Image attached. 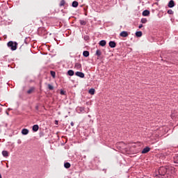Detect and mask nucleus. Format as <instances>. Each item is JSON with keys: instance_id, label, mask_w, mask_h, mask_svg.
I'll use <instances>...</instances> for the list:
<instances>
[{"instance_id": "nucleus-1", "label": "nucleus", "mask_w": 178, "mask_h": 178, "mask_svg": "<svg viewBox=\"0 0 178 178\" xmlns=\"http://www.w3.org/2000/svg\"><path fill=\"white\" fill-rule=\"evenodd\" d=\"M174 172L173 168L162 166L154 173L153 176L156 178H173Z\"/></svg>"}, {"instance_id": "nucleus-2", "label": "nucleus", "mask_w": 178, "mask_h": 178, "mask_svg": "<svg viewBox=\"0 0 178 178\" xmlns=\"http://www.w3.org/2000/svg\"><path fill=\"white\" fill-rule=\"evenodd\" d=\"M8 47H10L13 51H16L17 49V43H14L13 42H9L8 43Z\"/></svg>"}, {"instance_id": "nucleus-3", "label": "nucleus", "mask_w": 178, "mask_h": 178, "mask_svg": "<svg viewBox=\"0 0 178 178\" xmlns=\"http://www.w3.org/2000/svg\"><path fill=\"white\" fill-rule=\"evenodd\" d=\"M74 69H76V70H80L81 72V70H83V68L81 67V64L79 63H76L74 66Z\"/></svg>"}, {"instance_id": "nucleus-4", "label": "nucleus", "mask_w": 178, "mask_h": 178, "mask_svg": "<svg viewBox=\"0 0 178 178\" xmlns=\"http://www.w3.org/2000/svg\"><path fill=\"white\" fill-rule=\"evenodd\" d=\"M75 76H77L78 77H81V79H84V73L81 72H76L75 73Z\"/></svg>"}, {"instance_id": "nucleus-5", "label": "nucleus", "mask_w": 178, "mask_h": 178, "mask_svg": "<svg viewBox=\"0 0 178 178\" xmlns=\"http://www.w3.org/2000/svg\"><path fill=\"white\" fill-rule=\"evenodd\" d=\"M120 37L126 38V37H129V33H127V31H122L120 33Z\"/></svg>"}, {"instance_id": "nucleus-6", "label": "nucleus", "mask_w": 178, "mask_h": 178, "mask_svg": "<svg viewBox=\"0 0 178 178\" xmlns=\"http://www.w3.org/2000/svg\"><path fill=\"white\" fill-rule=\"evenodd\" d=\"M149 151H151V148L146 147L143 149L142 154H147V152H149Z\"/></svg>"}, {"instance_id": "nucleus-7", "label": "nucleus", "mask_w": 178, "mask_h": 178, "mask_svg": "<svg viewBox=\"0 0 178 178\" xmlns=\"http://www.w3.org/2000/svg\"><path fill=\"white\" fill-rule=\"evenodd\" d=\"M168 8H174L175 7V1L170 0L168 3Z\"/></svg>"}, {"instance_id": "nucleus-8", "label": "nucleus", "mask_w": 178, "mask_h": 178, "mask_svg": "<svg viewBox=\"0 0 178 178\" xmlns=\"http://www.w3.org/2000/svg\"><path fill=\"white\" fill-rule=\"evenodd\" d=\"M108 45L111 48H115L116 47V42L113 41H110Z\"/></svg>"}, {"instance_id": "nucleus-9", "label": "nucleus", "mask_w": 178, "mask_h": 178, "mask_svg": "<svg viewBox=\"0 0 178 178\" xmlns=\"http://www.w3.org/2000/svg\"><path fill=\"white\" fill-rule=\"evenodd\" d=\"M35 91V87H31L29 88V90H27V94H33Z\"/></svg>"}, {"instance_id": "nucleus-10", "label": "nucleus", "mask_w": 178, "mask_h": 178, "mask_svg": "<svg viewBox=\"0 0 178 178\" xmlns=\"http://www.w3.org/2000/svg\"><path fill=\"white\" fill-rule=\"evenodd\" d=\"M2 155L3 156H4L5 158H7V156H9V152H8V151L6 150H3L2 152Z\"/></svg>"}, {"instance_id": "nucleus-11", "label": "nucleus", "mask_w": 178, "mask_h": 178, "mask_svg": "<svg viewBox=\"0 0 178 178\" xmlns=\"http://www.w3.org/2000/svg\"><path fill=\"white\" fill-rule=\"evenodd\" d=\"M38 129H40L38 124H35L33 126V131H38Z\"/></svg>"}, {"instance_id": "nucleus-12", "label": "nucleus", "mask_w": 178, "mask_h": 178, "mask_svg": "<svg viewBox=\"0 0 178 178\" xmlns=\"http://www.w3.org/2000/svg\"><path fill=\"white\" fill-rule=\"evenodd\" d=\"M22 133L24 136H27V134H29V129H23Z\"/></svg>"}, {"instance_id": "nucleus-13", "label": "nucleus", "mask_w": 178, "mask_h": 178, "mask_svg": "<svg viewBox=\"0 0 178 178\" xmlns=\"http://www.w3.org/2000/svg\"><path fill=\"white\" fill-rule=\"evenodd\" d=\"M83 56H85L86 58H88V56H90V51H84L83 52Z\"/></svg>"}, {"instance_id": "nucleus-14", "label": "nucleus", "mask_w": 178, "mask_h": 178, "mask_svg": "<svg viewBox=\"0 0 178 178\" xmlns=\"http://www.w3.org/2000/svg\"><path fill=\"white\" fill-rule=\"evenodd\" d=\"M99 44L101 47H105V45H106V41L101 40Z\"/></svg>"}, {"instance_id": "nucleus-15", "label": "nucleus", "mask_w": 178, "mask_h": 178, "mask_svg": "<svg viewBox=\"0 0 178 178\" xmlns=\"http://www.w3.org/2000/svg\"><path fill=\"white\" fill-rule=\"evenodd\" d=\"M68 76H74V71L73 70H70L67 71Z\"/></svg>"}, {"instance_id": "nucleus-16", "label": "nucleus", "mask_w": 178, "mask_h": 178, "mask_svg": "<svg viewBox=\"0 0 178 178\" xmlns=\"http://www.w3.org/2000/svg\"><path fill=\"white\" fill-rule=\"evenodd\" d=\"M149 10H145L143 12V16H149Z\"/></svg>"}, {"instance_id": "nucleus-17", "label": "nucleus", "mask_w": 178, "mask_h": 178, "mask_svg": "<svg viewBox=\"0 0 178 178\" xmlns=\"http://www.w3.org/2000/svg\"><path fill=\"white\" fill-rule=\"evenodd\" d=\"M79 23L81 26H86V24H87V22L83 19H80Z\"/></svg>"}, {"instance_id": "nucleus-18", "label": "nucleus", "mask_w": 178, "mask_h": 178, "mask_svg": "<svg viewBox=\"0 0 178 178\" xmlns=\"http://www.w3.org/2000/svg\"><path fill=\"white\" fill-rule=\"evenodd\" d=\"M89 94H90V95H94V94H95V89H94V88L90 89Z\"/></svg>"}, {"instance_id": "nucleus-19", "label": "nucleus", "mask_w": 178, "mask_h": 178, "mask_svg": "<svg viewBox=\"0 0 178 178\" xmlns=\"http://www.w3.org/2000/svg\"><path fill=\"white\" fill-rule=\"evenodd\" d=\"M72 6L73 8H77L79 6V2L74 1L72 2Z\"/></svg>"}, {"instance_id": "nucleus-20", "label": "nucleus", "mask_w": 178, "mask_h": 178, "mask_svg": "<svg viewBox=\"0 0 178 178\" xmlns=\"http://www.w3.org/2000/svg\"><path fill=\"white\" fill-rule=\"evenodd\" d=\"M136 37H143V32H141V31H137V32L136 33Z\"/></svg>"}, {"instance_id": "nucleus-21", "label": "nucleus", "mask_w": 178, "mask_h": 178, "mask_svg": "<svg viewBox=\"0 0 178 178\" xmlns=\"http://www.w3.org/2000/svg\"><path fill=\"white\" fill-rule=\"evenodd\" d=\"M174 163H178V154H175L174 156Z\"/></svg>"}, {"instance_id": "nucleus-22", "label": "nucleus", "mask_w": 178, "mask_h": 178, "mask_svg": "<svg viewBox=\"0 0 178 178\" xmlns=\"http://www.w3.org/2000/svg\"><path fill=\"white\" fill-rule=\"evenodd\" d=\"M140 22L141 23H143V24H145V23L148 22V20L147 19V18H142Z\"/></svg>"}, {"instance_id": "nucleus-23", "label": "nucleus", "mask_w": 178, "mask_h": 178, "mask_svg": "<svg viewBox=\"0 0 178 178\" xmlns=\"http://www.w3.org/2000/svg\"><path fill=\"white\" fill-rule=\"evenodd\" d=\"M96 55L97 56H101V55H102V52H101V50L99 49L97 50Z\"/></svg>"}, {"instance_id": "nucleus-24", "label": "nucleus", "mask_w": 178, "mask_h": 178, "mask_svg": "<svg viewBox=\"0 0 178 178\" xmlns=\"http://www.w3.org/2000/svg\"><path fill=\"white\" fill-rule=\"evenodd\" d=\"M64 166L66 169H69V168H70V163H65Z\"/></svg>"}, {"instance_id": "nucleus-25", "label": "nucleus", "mask_w": 178, "mask_h": 178, "mask_svg": "<svg viewBox=\"0 0 178 178\" xmlns=\"http://www.w3.org/2000/svg\"><path fill=\"white\" fill-rule=\"evenodd\" d=\"M50 74H51V76H52V77L54 79H55V76H56V73L54 71H51Z\"/></svg>"}, {"instance_id": "nucleus-26", "label": "nucleus", "mask_w": 178, "mask_h": 178, "mask_svg": "<svg viewBox=\"0 0 178 178\" xmlns=\"http://www.w3.org/2000/svg\"><path fill=\"white\" fill-rule=\"evenodd\" d=\"M65 3H66V1H65V0H61L60 3V6H65Z\"/></svg>"}, {"instance_id": "nucleus-27", "label": "nucleus", "mask_w": 178, "mask_h": 178, "mask_svg": "<svg viewBox=\"0 0 178 178\" xmlns=\"http://www.w3.org/2000/svg\"><path fill=\"white\" fill-rule=\"evenodd\" d=\"M47 87H48L49 90H54V86L49 83L47 84Z\"/></svg>"}, {"instance_id": "nucleus-28", "label": "nucleus", "mask_w": 178, "mask_h": 178, "mask_svg": "<svg viewBox=\"0 0 178 178\" xmlns=\"http://www.w3.org/2000/svg\"><path fill=\"white\" fill-rule=\"evenodd\" d=\"M168 15H173V10H168Z\"/></svg>"}, {"instance_id": "nucleus-29", "label": "nucleus", "mask_w": 178, "mask_h": 178, "mask_svg": "<svg viewBox=\"0 0 178 178\" xmlns=\"http://www.w3.org/2000/svg\"><path fill=\"white\" fill-rule=\"evenodd\" d=\"M60 93L61 95H65V91L63 90H60Z\"/></svg>"}, {"instance_id": "nucleus-30", "label": "nucleus", "mask_w": 178, "mask_h": 178, "mask_svg": "<svg viewBox=\"0 0 178 178\" xmlns=\"http://www.w3.org/2000/svg\"><path fill=\"white\" fill-rule=\"evenodd\" d=\"M143 24H140L139 26H138V29H143Z\"/></svg>"}, {"instance_id": "nucleus-31", "label": "nucleus", "mask_w": 178, "mask_h": 178, "mask_svg": "<svg viewBox=\"0 0 178 178\" xmlns=\"http://www.w3.org/2000/svg\"><path fill=\"white\" fill-rule=\"evenodd\" d=\"M70 124L72 127L74 126V123L73 122H71Z\"/></svg>"}, {"instance_id": "nucleus-32", "label": "nucleus", "mask_w": 178, "mask_h": 178, "mask_svg": "<svg viewBox=\"0 0 178 178\" xmlns=\"http://www.w3.org/2000/svg\"><path fill=\"white\" fill-rule=\"evenodd\" d=\"M0 178H2V175H1V174H0Z\"/></svg>"}, {"instance_id": "nucleus-33", "label": "nucleus", "mask_w": 178, "mask_h": 178, "mask_svg": "<svg viewBox=\"0 0 178 178\" xmlns=\"http://www.w3.org/2000/svg\"><path fill=\"white\" fill-rule=\"evenodd\" d=\"M56 123H58V121H56Z\"/></svg>"}, {"instance_id": "nucleus-34", "label": "nucleus", "mask_w": 178, "mask_h": 178, "mask_svg": "<svg viewBox=\"0 0 178 178\" xmlns=\"http://www.w3.org/2000/svg\"><path fill=\"white\" fill-rule=\"evenodd\" d=\"M56 123H58V121H56Z\"/></svg>"}]
</instances>
